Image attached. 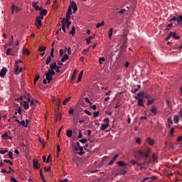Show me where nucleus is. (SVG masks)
I'll list each match as a JSON object with an SVG mask.
<instances>
[{
  "mask_svg": "<svg viewBox=\"0 0 182 182\" xmlns=\"http://www.w3.org/2000/svg\"><path fill=\"white\" fill-rule=\"evenodd\" d=\"M44 17L43 16H39L36 17V19L35 21V26L37 28V29H41L42 27V19H43Z\"/></svg>",
  "mask_w": 182,
  "mask_h": 182,
  "instance_id": "f257e3e1",
  "label": "nucleus"
},
{
  "mask_svg": "<svg viewBox=\"0 0 182 182\" xmlns=\"http://www.w3.org/2000/svg\"><path fill=\"white\" fill-rule=\"evenodd\" d=\"M150 153V149H148L146 153H144L141 150H138L137 154L139 157L148 158Z\"/></svg>",
  "mask_w": 182,
  "mask_h": 182,
  "instance_id": "f03ea898",
  "label": "nucleus"
},
{
  "mask_svg": "<svg viewBox=\"0 0 182 182\" xmlns=\"http://www.w3.org/2000/svg\"><path fill=\"white\" fill-rule=\"evenodd\" d=\"M170 22H172V21H177L178 23H179L180 25H182V16H178V18L176 17H173L172 18H171L169 20Z\"/></svg>",
  "mask_w": 182,
  "mask_h": 182,
  "instance_id": "7ed1b4c3",
  "label": "nucleus"
},
{
  "mask_svg": "<svg viewBox=\"0 0 182 182\" xmlns=\"http://www.w3.org/2000/svg\"><path fill=\"white\" fill-rule=\"evenodd\" d=\"M46 79L48 81V83H50V81H52V80L53 79L50 73L48 70L46 71Z\"/></svg>",
  "mask_w": 182,
  "mask_h": 182,
  "instance_id": "20e7f679",
  "label": "nucleus"
},
{
  "mask_svg": "<svg viewBox=\"0 0 182 182\" xmlns=\"http://www.w3.org/2000/svg\"><path fill=\"white\" fill-rule=\"evenodd\" d=\"M126 51V46L125 44L122 45L119 48V57H122Z\"/></svg>",
  "mask_w": 182,
  "mask_h": 182,
  "instance_id": "39448f33",
  "label": "nucleus"
},
{
  "mask_svg": "<svg viewBox=\"0 0 182 182\" xmlns=\"http://www.w3.org/2000/svg\"><path fill=\"white\" fill-rule=\"evenodd\" d=\"M150 116H156L158 113V110L156 107L151 106V109L150 110Z\"/></svg>",
  "mask_w": 182,
  "mask_h": 182,
  "instance_id": "423d86ee",
  "label": "nucleus"
},
{
  "mask_svg": "<svg viewBox=\"0 0 182 182\" xmlns=\"http://www.w3.org/2000/svg\"><path fill=\"white\" fill-rule=\"evenodd\" d=\"M8 72V69L5 67H4L0 71V77H4L6 76V73Z\"/></svg>",
  "mask_w": 182,
  "mask_h": 182,
  "instance_id": "0eeeda50",
  "label": "nucleus"
},
{
  "mask_svg": "<svg viewBox=\"0 0 182 182\" xmlns=\"http://www.w3.org/2000/svg\"><path fill=\"white\" fill-rule=\"evenodd\" d=\"M15 70H14V73L16 75H18L19 73H21L22 72V68H19V66L17 64H15Z\"/></svg>",
  "mask_w": 182,
  "mask_h": 182,
  "instance_id": "6e6552de",
  "label": "nucleus"
},
{
  "mask_svg": "<svg viewBox=\"0 0 182 182\" xmlns=\"http://www.w3.org/2000/svg\"><path fill=\"white\" fill-rule=\"evenodd\" d=\"M170 36L173 38L174 39L179 40L181 38V36L176 35V32H170Z\"/></svg>",
  "mask_w": 182,
  "mask_h": 182,
  "instance_id": "1a4fd4ad",
  "label": "nucleus"
},
{
  "mask_svg": "<svg viewBox=\"0 0 182 182\" xmlns=\"http://www.w3.org/2000/svg\"><path fill=\"white\" fill-rule=\"evenodd\" d=\"M134 98L136 100H139V103H138V105L139 107H144V105L143 103V100L138 97L137 96H134Z\"/></svg>",
  "mask_w": 182,
  "mask_h": 182,
  "instance_id": "9d476101",
  "label": "nucleus"
},
{
  "mask_svg": "<svg viewBox=\"0 0 182 182\" xmlns=\"http://www.w3.org/2000/svg\"><path fill=\"white\" fill-rule=\"evenodd\" d=\"M118 157H119V154H116V155H114V158L110 161V162L108 163V165L112 166V164H114Z\"/></svg>",
  "mask_w": 182,
  "mask_h": 182,
  "instance_id": "9b49d317",
  "label": "nucleus"
},
{
  "mask_svg": "<svg viewBox=\"0 0 182 182\" xmlns=\"http://www.w3.org/2000/svg\"><path fill=\"white\" fill-rule=\"evenodd\" d=\"M77 73H78V70H77V69H75V70H73V73L72 75H71V81H73V80H75V78H76V75H77Z\"/></svg>",
  "mask_w": 182,
  "mask_h": 182,
  "instance_id": "f8f14e48",
  "label": "nucleus"
},
{
  "mask_svg": "<svg viewBox=\"0 0 182 182\" xmlns=\"http://www.w3.org/2000/svg\"><path fill=\"white\" fill-rule=\"evenodd\" d=\"M33 8H34L35 11H41L43 8H40L39 6L36 5V1H33Z\"/></svg>",
  "mask_w": 182,
  "mask_h": 182,
  "instance_id": "ddd939ff",
  "label": "nucleus"
},
{
  "mask_svg": "<svg viewBox=\"0 0 182 182\" xmlns=\"http://www.w3.org/2000/svg\"><path fill=\"white\" fill-rule=\"evenodd\" d=\"M146 142H147V143L149 144V145H150V146H154V143H155L154 140L150 138V137H148V138L146 139Z\"/></svg>",
  "mask_w": 182,
  "mask_h": 182,
  "instance_id": "4468645a",
  "label": "nucleus"
},
{
  "mask_svg": "<svg viewBox=\"0 0 182 182\" xmlns=\"http://www.w3.org/2000/svg\"><path fill=\"white\" fill-rule=\"evenodd\" d=\"M56 63H52L51 64H50V68L48 69V70H55L56 69Z\"/></svg>",
  "mask_w": 182,
  "mask_h": 182,
  "instance_id": "2eb2a0df",
  "label": "nucleus"
},
{
  "mask_svg": "<svg viewBox=\"0 0 182 182\" xmlns=\"http://www.w3.org/2000/svg\"><path fill=\"white\" fill-rule=\"evenodd\" d=\"M61 23H62V29L64 33H66V29H65V18H63V20L61 21Z\"/></svg>",
  "mask_w": 182,
  "mask_h": 182,
  "instance_id": "dca6fc26",
  "label": "nucleus"
},
{
  "mask_svg": "<svg viewBox=\"0 0 182 182\" xmlns=\"http://www.w3.org/2000/svg\"><path fill=\"white\" fill-rule=\"evenodd\" d=\"M83 74H84V70L80 71L77 77V82H80L82 80Z\"/></svg>",
  "mask_w": 182,
  "mask_h": 182,
  "instance_id": "f3484780",
  "label": "nucleus"
},
{
  "mask_svg": "<svg viewBox=\"0 0 182 182\" xmlns=\"http://www.w3.org/2000/svg\"><path fill=\"white\" fill-rule=\"evenodd\" d=\"M21 105H23V106L24 107V109H29V103L27 101H23V102L21 103Z\"/></svg>",
  "mask_w": 182,
  "mask_h": 182,
  "instance_id": "a211bd4d",
  "label": "nucleus"
},
{
  "mask_svg": "<svg viewBox=\"0 0 182 182\" xmlns=\"http://www.w3.org/2000/svg\"><path fill=\"white\" fill-rule=\"evenodd\" d=\"M80 151L77 152V154H79L80 156H82L83 154H85V151H83V146H80L78 147Z\"/></svg>",
  "mask_w": 182,
  "mask_h": 182,
  "instance_id": "6ab92c4d",
  "label": "nucleus"
},
{
  "mask_svg": "<svg viewBox=\"0 0 182 182\" xmlns=\"http://www.w3.org/2000/svg\"><path fill=\"white\" fill-rule=\"evenodd\" d=\"M11 8H12L14 9V12H16V13H18L21 10V9H18L17 6H15V4H14V3H12Z\"/></svg>",
  "mask_w": 182,
  "mask_h": 182,
  "instance_id": "aec40b11",
  "label": "nucleus"
},
{
  "mask_svg": "<svg viewBox=\"0 0 182 182\" xmlns=\"http://www.w3.org/2000/svg\"><path fill=\"white\" fill-rule=\"evenodd\" d=\"M33 164L34 166V169H38V161L36 159L33 160Z\"/></svg>",
  "mask_w": 182,
  "mask_h": 182,
  "instance_id": "412c9836",
  "label": "nucleus"
},
{
  "mask_svg": "<svg viewBox=\"0 0 182 182\" xmlns=\"http://www.w3.org/2000/svg\"><path fill=\"white\" fill-rule=\"evenodd\" d=\"M156 180V179H157V177L156 176H153L152 177H146V178H145L143 181H142V182H146L147 181H149V180Z\"/></svg>",
  "mask_w": 182,
  "mask_h": 182,
  "instance_id": "4be33fe9",
  "label": "nucleus"
},
{
  "mask_svg": "<svg viewBox=\"0 0 182 182\" xmlns=\"http://www.w3.org/2000/svg\"><path fill=\"white\" fill-rule=\"evenodd\" d=\"M117 165L120 167H124L125 168L126 166H129V164H125L123 161H119V162H117Z\"/></svg>",
  "mask_w": 182,
  "mask_h": 182,
  "instance_id": "5701e85b",
  "label": "nucleus"
},
{
  "mask_svg": "<svg viewBox=\"0 0 182 182\" xmlns=\"http://www.w3.org/2000/svg\"><path fill=\"white\" fill-rule=\"evenodd\" d=\"M126 173H127V168L124 167L123 168L120 169V174L125 176Z\"/></svg>",
  "mask_w": 182,
  "mask_h": 182,
  "instance_id": "b1692460",
  "label": "nucleus"
},
{
  "mask_svg": "<svg viewBox=\"0 0 182 182\" xmlns=\"http://www.w3.org/2000/svg\"><path fill=\"white\" fill-rule=\"evenodd\" d=\"M151 100H148L147 101V106H150L152 105L154 102H155V99L154 98H150Z\"/></svg>",
  "mask_w": 182,
  "mask_h": 182,
  "instance_id": "393cba45",
  "label": "nucleus"
},
{
  "mask_svg": "<svg viewBox=\"0 0 182 182\" xmlns=\"http://www.w3.org/2000/svg\"><path fill=\"white\" fill-rule=\"evenodd\" d=\"M48 14V11L46 9L41 10L40 16H46Z\"/></svg>",
  "mask_w": 182,
  "mask_h": 182,
  "instance_id": "a878e982",
  "label": "nucleus"
},
{
  "mask_svg": "<svg viewBox=\"0 0 182 182\" xmlns=\"http://www.w3.org/2000/svg\"><path fill=\"white\" fill-rule=\"evenodd\" d=\"M112 34H113V28H109V31H108V37L109 38V39L112 38Z\"/></svg>",
  "mask_w": 182,
  "mask_h": 182,
  "instance_id": "bb28decb",
  "label": "nucleus"
},
{
  "mask_svg": "<svg viewBox=\"0 0 182 182\" xmlns=\"http://www.w3.org/2000/svg\"><path fill=\"white\" fill-rule=\"evenodd\" d=\"M72 148H73V149L75 151V152L79 151V149H78V147L76 146L75 143H73V144H72Z\"/></svg>",
  "mask_w": 182,
  "mask_h": 182,
  "instance_id": "cd10ccee",
  "label": "nucleus"
},
{
  "mask_svg": "<svg viewBox=\"0 0 182 182\" xmlns=\"http://www.w3.org/2000/svg\"><path fill=\"white\" fill-rule=\"evenodd\" d=\"M13 51H14L13 48H9V49L6 50V54L8 55H14V54L11 53Z\"/></svg>",
  "mask_w": 182,
  "mask_h": 182,
  "instance_id": "c85d7f7f",
  "label": "nucleus"
},
{
  "mask_svg": "<svg viewBox=\"0 0 182 182\" xmlns=\"http://www.w3.org/2000/svg\"><path fill=\"white\" fill-rule=\"evenodd\" d=\"M51 60H52V57L48 56L46 61V65H48L50 63Z\"/></svg>",
  "mask_w": 182,
  "mask_h": 182,
  "instance_id": "c756f323",
  "label": "nucleus"
},
{
  "mask_svg": "<svg viewBox=\"0 0 182 182\" xmlns=\"http://www.w3.org/2000/svg\"><path fill=\"white\" fill-rule=\"evenodd\" d=\"M180 117L178 115L174 116V122L178 124L179 122Z\"/></svg>",
  "mask_w": 182,
  "mask_h": 182,
  "instance_id": "7c9ffc66",
  "label": "nucleus"
},
{
  "mask_svg": "<svg viewBox=\"0 0 182 182\" xmlns=\"http://www.w3.org/2000/svg\"><path fill=\"white\" fill-rule=\"evenodd\" d=\"M40 79V75H36L34 77V85L36 84V82L39 80Z\"/></svg>",
  "mask_w": 182,
  "mask_h": 182,
  "instance_id": "2f4dec72",
  "label": "nucleus"
},
{
  "mask_svg": "<svg viewBox=\"0 0 182 182\" xmlns=\"http://www.w3.org/2000/svg\"><path fill=\"white\" fill-rule=\"evenodd\" d=\"M13 43H14V36H11L10 41L8 43L7 46H12Z\"/></svg>",
  "mask_w": 182,
  "mask_h": 182,
  "instance_id": "473e14b6",
  "label": "nucleus"
},
{
  "mask_svg": "<svg viewBox=\"0 0 182 182\" xmlns=\"http://www.w3.org/2000/svg\"><path fill=\"white\" fill-rule=\"evenodd\" d=\"M8 156L9 157L10 159H14V153L11 151H9L8 153Z\"/></svg>",
  "mask_w": 182,
  "mask_h": 182,
  "instance_id": "72a5a7b5",
  "label": "nucleus"
},
{
  "mask_svg": "<svg viewBox=\"0 0 182 182\" xmlns=\"http://www.w3.org/2000/svg\"><path fill=\"white\" fill-rule=\"evenodd\" d=\"M109 127V124H103L101 127V130L105 131Z\"/></svg>",
  "mask_w": 182,
  "mask_h": 182,
  "instance_id": "f704fd0d",
  "label": "nucleus"
},
{
  "mask_svg": "<svg viewBox=\"0 0 182 182\" xmlns=\"http://www.w3.org/2000/svg\"><path fill=\"white\" fill-rule=\"evenodd\" d=\"M140 87H141V86H140V85H138V88H133V89L131 90V92H132V93H136V92L139 91V90L140 89Z\"/></svg>",
  "mask_w": 182,
  "mask_h": 182,
  "instance_id": "c9c22d12",
  "label": "nucleus"
},
{
  "mask_svg": "<svg viewBox=\"0 0 182 182\" xmlns=\"http://www.w3.org/2000/svg\"><path fill=\"white\" fill-rule=\"evenodd\" d=\"M104 25H105V22L104 21H102V23H98L96 25V28H100V27L104 26Z\"/></svg>",
  "mask_w": 182,
  "mask_h": 182,
  "instance_id": "e433bc0d",
  "label": "nucleus"
},
{
  "mask_svg": "<svg viewBox=\"0 0 182 182\" xmlns=\"http://www.w3.org/2000/svg\"><path fill=\"white\" fill-rule=\"evenodd\" d=\"M152 159L154 162H158V157L156 156V155L155 154H154L152 155Z\"/></svg>",
  "mask_w": 182,
  "mask_h": 182,
  "instance_id": "4c0bfd02",
  "label": "nucleus"
},
{
  "mask_svg": "<svg viewBox=\"0 0 182 182\" xmlns=\"http://www.w3.org/2000/svg\"><path fill=\"white\" fill-rule=\"evenodd\" d=\"M1 137H2V139H3L4 140H9V135H8L7 133L3 134V135L1 136Z\"/></svg>",
  "mask_w": 182,
  "mask_h": 182,
  "instance_id": "58836bf2",
  "label": "nucleus"
},
{
  "mask_svg": "<svg viewBox=\"0 0 182 182\" xmlns=\"http://www.w3.org/2000/svg\"><path fill=\"white\" fill-rule=\"evenodd\" d=\"M70 34H71L72 36H74L75 34V27L73 26L71 31H70Z\"/></svg>",
  "mask_w": 182,
  "mask_h": 182,
  "instance_id": "ea45409f",
  "label": "nucleus"
},
{
  "mask_svg": "<svg viewBox=\"0 0 182 182\" xmlns=\"http://www.w3.org/2000/svg\"><path fill=\"white\" fill-rule=\"evenodd\" d=\"M66 134H67L68 137H72L73 131L72 130H68Z\"/></svg>",
  "mask_w": 182,
  "mask_h": 182,
  "instance_id": "a19ab883",
  "label": "nucleus"
},
{
  "mask_svg": "<svg viewBox=\"0 0 182 182\" xmlns=\"http://www.w3.org/2000/svg\"><path fill=\"white\" fill-rule=\"evenodd\" d=\"M71 97H68L65 100L63 101V105H66L70 100Z\"/></svg>",
  "mask_w": 182,
  "mask_h": 182,
  "instance_id": "79ce46f5",
  "label": "nucleus"
},
{
  "mask_svg": "<svg viewBox=\"0 0 182 182\" xmlns=\"http://www.w3.org/2000/svg\"><path fill=\"white\" fill-rule=\"evenodd\" d=\"M23 54H25L26 55H30V51L27 48L23 49Z\"/></svg>",
  "mask_w": 182,
  "mask_h": 182,
  "instance_id": "37998d69",
  "label": "nucleus"
},
{
  "mask_svg": "<svg viewBox=\"0 0 182 182\" xmlns=\"http://www.w3.org/2000/svg\"><path fill=\"white\" fill-rule=\"evenodd\" d=\"M70 6H71V8H73V6H77L76 2L74 1H70Z\"/></svg>",
  "mask_w": 182,
  "mask_h": 182,
  "instance_id": "c03bdc74",
  "label": "nucleus"
},
{
  "mask_svg": "<svg viewBox=\"0 0 182 182\" xmlns=\"http://www.w3.org/2000/svg\"><path fill=\"white\" fill-rule=\"evenodd\" d=\"M19 124L23 126L24 127H28V125L26 124V122L24 121V119L23 121L20 122Z\"/></svg>",
  "mask_w": 182,
  "mask_h": 182,
  "instance_id": "a18cd8bd",
  "label": "nucleus"
},
{
  "mask_svg": "<svg viewBox=\"0 0 182 182\" xmlns=\"http://www.w3.org/2000/svg\"><path fill=\"white\" fill-rule=\"evenodd\" d=\"M61 119H62V115L60 114V113H58V114H57V116H56V121L55 122H57L58 120H61Z\"/></svg>",
  "mask_w": 182,
  "mask_h": 182,
  "instance_id": "49530a36",
  "label": "nucleus"
},
{
  "mask_svg": "<svg viewBox=\"0 0 182 182\" xmlns=\"http://www.w3.org/2000/svg\"><path fill=\"white\" fill-rule=\"evenodd\" d=\"M79 142L81 144H86L87 142V139H80Z\"/></svg>",
  "mask_w": 182,
  "mask_h": 182,
  "instance_id": "de8ad7c7",
  "label": "nucleus"
},
{
  "mask_svg": "<svg viewBox=\"0 0 182 182\" xmlns=\"http://www.w3.org/2000/svg\"><path fill=\"white\" fill-rule=\"evenodd\" d=\"M99 62H100V65H102V63H104V62H105V58H100L99 59Z\"/></svg>",
  "mask_w": 182,
  "mask_h": 182,
  "instance_id": "09e8293b",
  "label": "nucleus"
},
{
  "mask_svg": "<svg viewBox=\"0 0 182 182\" xmlns=\"http://www.w3.org/2000/svg\"><path fill=\"white\" fill-rule=\"evenodd\" d=\"M4 162L9 164L11 166H14V163L11 160H4Z\"/></svg>",
  "mask_w": 182,
  "mask_h": 182,
  "instance_id": "8fccbe9b",
  "label": "nucleus"
},
{
  "mask_svg": "<svg viewBox=\"0 0 182 182\" xmlns=\"http://www.w3.org/2000/svg\"><path fill=\"white\" fill-rule=\"evenodd\" d=\"M83 137L82 132L81 130H79V134L77 136V139H82Z\"/></svg>",
  "mask_w": 182,
  "mask_h": 182,
  "instance_id": "3c124183",
  "label": "nucleus"
},
{
  "mask_svg": "<svg viewBox=\"0 0 182 182\" xmlns=\"http://www.w3.org/2000/svg\"><path fill=\"white\" fill-rule=\"evenodd\" d=\"M69 58V56L65 54L64 57L61 59V62H65V60H67Z\"/></svg>",
  "mask_w": 182,
  "mask_h": 182,
  "instance_id": "603ef678",
  "label": "nucleus"
},
{
  "mask_svg": "<svg viewBox=\"0 0 182 182\" xmlns=\"http://www.w3.org/2000/svg\"><path fill=\"white\" fill-rule=\"evenodd\" d=\"M71 23H72V22H71V21H65V25H66V26H67L68 29H69L70 26L71 25Z\"/></svg>",
  "mask_w": 182,
  "mask_h": 182,
  "instance_id": "864d4df0",
  "label": "nucleus"
},
{
  "mask_svg": "<svg viewBox=\"0 0 182 182\" xmlns=\"http://www.w3.org/2000/svg\"><path fill=\"white\" fill-rule=\"evenodd\" d=\"M38 50H39L40 52L46 51V47H43V46H41V47L38 48Z\"/></svg>",
  "mask_w": 182,
  "mask_h": 182,
  "instance_id": "5fc2aeb1",
  "label": "nucleus"
},
{
  "mask_svg": "<svg viewBox=\"0 0 182 182\" xmlns=\"http://www.w3.org/2000/svg\"><path fill=\"white\" fill-rule=\"evenodd\" d=\"M68 14L72 15V8L71 6H68Z\"/></svg>",
  "mask_w": 182,
  "mask_h": 182,
  "instance_id": "6e6d98bb",
  "label": "nucleus"
},
{
  "mask_svg": "<svg viewBox=\"0 0 182 182\" xmlns=\"http://www.w3.org/2000/svg\"><path fill=\"white\" fill-rule=\"evenodd\" d=\"M74 109L73 108H70L68 110V114L73 115Z\"/></svg>",
  "mask_w": 182,
  "mask_h": 182,
  "instance_id": "4d7b16f0",
  "label": "nucleus"
},
{
  "mask_svg": "<svg viewBox=\"0 0 182 182\" xmlns=\"http://www.w3.org/2000/svg\"><path fill=\"white\" fill-rule=\"evenodd\" d=\"M72 9L73 10V14H75V12L77 11V6H73Z\"/></svg>",
  "mask_w": 182,
  "mask_h": 182,
  "instance_id": "13d9d810",
  "label": "nucleus"
},
{
  "mask_svg": "<svg viewBox=\"0 0 182 182\" xmlns=\"http://www.w3.org/2000/svg\"><path fill=\"white\" fill-rule=\"evenodd\" d=\"M8 152H9L8 149L0 150V154H6Z\"/></svg>",
  "mask_w": 182,
  "mask_h": 182,
  "instance_id": "bf43d9fd",
  "label": "nucleus"
},
{
  "mask_svg": "<svg viewBox=\"0 0 182 182\" xmlns=\"http://www.w3.org/2000/svg\"><path fill=\"white\" fill-rule=\"evenodd\" d=\"M71 14H66V18H65V21H70L71 16H70Z\"/></svg>",
  "mask_w": 182,
  "mask_h": 182,
  "instance_id": "052dcab7",
  "label": "nucleus"
},
{
  "mask_svg": "<svg viewBox=\"0 0 182 182\" xmlns=\"http://www.w3.org/2000/svg\"><path fill=\"white\" fill-rule=\"evenodd\" d=\"M10 181L11 182H18L16 178H15V177L14 176H11V178H10Z\"/></svg>",
  "mask_w": 182,
  "mask_h": 182,
  "instance_id": "680f3d73",
  "label": "nucleus"
},
{
  "mask_svg": "<svg viewBox=\"0 0 182 182\" xmlns=\"http://www.w3.org/2000/svg\"><path fill=\"white\" fill-rule=\"evenodd\" d=\"M1 173H7L8 174L11 173V171H7L6 169H1Z\"/></svg>",
  "mask_w": 182,
  "mask_h": 182,
  "instance_id": "e2e57ef3",
  "label": "nucleus"
},
{
  "mask_svg": "<svg viewBox=\"0 0 182 182\" xmlns=\"http://www.w3.org/2000/svg\"><path fill=\"white\" fill-rule=\"evenodd\" d=\"M49 71V73L51 74L52 76L55 75V72L54 71V70H48Z\"/></svg>",
  "mask_w": 182,
  "mask_h": 182,
  "instance_id": "0e129e2a",
  "label": "nucleus"
},
{
  "mask_svg": "<svg viewBox=\"0 0 182 182\" xmlns=\"http://www.w3.org/2000/svg\"><path fill=\"white\" fill-rule=\"evenodd\" d=\"M144 92H139L138 93V97H144Z\"/></svg>",
  "mask_w": 182,
  "mask_h": 182,
  "instance_id": "69168bd1",
  "label": "nucleus"
},
{
  "mask_svg": "<svg viewBox=\"0 0 182 182\" xmlns=\"http://www.w3.org/2000/svg\"><path fill=\"white\" fill-rule=\"evenodd\" d=\"M89 53V49H85L82 50L83 55H87Z\"/></svg>",
  "mask_w": 182,
  "mask_h": 182,
  "instance_id": "338daca9",
  "label": "nucleus"
},
{
  "mask_svg": "<svg viewBox=\"0 0 182 182\" xmlns=\"http://www.w3.org/2000/svg\"><path fill=\"white\" fill-rule=\"evenodd\" d=\"M138 166H139L141 169L144 168V164H137Z\"/></svg>",
  "mask_w": 182,
  "mask_h": 182,
  "instance_id": "774afa93",
  "label": "nucleus"
}]
</instances>
